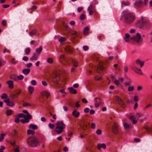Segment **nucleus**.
<instances>
[{
    "label": "nucleus",
    "mask_w": 152,
    "mask_h": 152,
    "mask_svg": "<svg viewBox=\"0 0 152 152\" xmlns=\"http://www.w3.org/2000/svg\"><path fill=\"white\" fill-rule=\"evenodd\" d=\"M27 142L28 145L31 147H37L39 145L37 138L33 136H30L27 138Z\"/></svg>",
    "instance_id": "f257e3e1"
},
{
    "label": "nucleus",
    "mask_w": 152,
    "mask_h": 152,
    "mask_svg": "<svg viewBox=\"0 0 152 152\" xmlns=\"http://www.w3.org/2000/svg\"><path fill=\"white\" fill-rule=\"evenodd\" d=\"M56 126L55 131L58 134H61L66 127V125L61 121H58L56 123Z\"/></svg>",
    "instance_id": "f03ea898"
},
{
    "label": "nucleus",
    "mask_w": 152,
    "mask_h": 152,
    "mask_svg": "<svg viewBox=\"0 0 152 152\" xmlns=\"http://www.w3.org/2000/svg\"><path fill=\"white\" fill-rule=\"evenodd\" d=\"M124 19L126 23L129 24L134 21L135 17L132 13H126L124 15Z\"/></svg>",
    "instance_id": "7ed1b4c3"
},
{
    "label": "nucleus",
    "mask_w": 152,
    "mask_h": 152,
    "mask_svg": "<svg viewBox=\"0 0 152 152\" xmlns=\"http://www.w3.org/2000/svg\"><path fill=\"white\" fill-rule=\"evenodd\" d=\"M132 40L136 42L138 44H141L142 41L140 35L139 33H137L135 35L131 37Z\"/></svg>",
    "instance_id": "20e7f679"
},
{
    "label": "nucleus",
    "mask_w": 152,
    "mask_h": 152,
    "mask_svg": "<svg viewBox=\"0 0 152 152\" xmlns=\"http://www.w3.org/2000/svg\"><path fill=\"white\" fill-rule=\"evenodd\" d=\"M60 80V76L59 73L57 72H55L54 75L52 76V80L53 83H58V82Z\"/></svg>",
    "instance_id": "39448f33"
},
{
    "label": "nucleus",
    "mask_w": 152,
    "mask_h": 152,
    "mask_svg": "<svg viewBox=\"0 0 152 152\" xmlns=\"http://www.w3.org/2000/svg\"><path fill=\"white\" fill-rule=\"evenodd\" d=\"M142 20L141 23V26L142 27H145L149 26L150 25V23L148 20L146 18H144L143 17L141 18Z\"/></svg>",
    "instance_id": "423d86ee"
},
{
    "label": "nucleus",
    "mask_w": 152,
    "mask_h": 152,
    "mask_svg": "<svg viewBox=\"0 0 152 152\" xmlns=\"http://www.w3.org/2000/svg\"><path fill=\"white\" fill-rule=\"evenodd\" d=\"M143 5V3L141 0H137L134 4V7L136 8L141 7Z\"/></svg>",
    "instance_id": "0eeeda50"
},
{
    "label": "nucleus",
    "mask_w": 152,
    "mask_h": 152,
    "mask_svg": "<svg viewBox=\"0 0 152 152\" xmlns=\"http://www.w3.org/2000/svg\"><path fill=\"white\" fill-rule=\"evenodd\" d=\"M116 100L118 102L119 104L121 107H125V103L120 97L117 96H116Z\"/></svg>",
    "instance_id": "6e6552de"
},
{
    "label": "nucleus",
    "mask_w": 152,
    "mask_h": 152,
    "mask_svg": "<svg viewBox=\"0 0 152 152\" xmlns=\"http://www.w3.org/2000/svg\"><path fill=\"white\" fill-rule=\"evenodd\" d=\"M102 64L101 62H98L97 68V72L98 73H101L102 72L103 69Z\"/></svg>",
    "instance_id": "1a4fd4ad"
},
{
    "label": "nucleus",
    "mask_w": 152,
    "mask_h": 152,
    "mask_svg": "<svg viewBox=\"0 0 152 152\" xmlns=\"http://www.w3.org/2000/svg\"><path fill=\"white\" fill-rule=\"evenodd\" d=\"M112 130L113 133L115 134H117L118 133V128L117 125L115 123H114V124L112 126Z\"/></svg>",
    "instance_id": "9d476101"
},
{
    "label": "nucleus",
    "mask_w": 152,
    "mask_h": 152,
    "mask_svg": "<svg viewBox=\"0 0 152 152\" xmlns=\"http://www.w3.org/2000/svg\"><path fill=\"white\" fill-rule=\"evenodd\" d=\"M132 70L136 73L141 75H143V73L141 72L140 69L138 68L137 67L135 66H133L132 67Z\"/></svg>",
    "instance_id": "9b49d317"
},
{
    "label": "nucleus",
    "mask_w": 152,
    "mask_h": 152,
    "mask_svg": "<svg viewBox=\"0 0 152 152\" xmlns=\"http://www.w3.org/2000/svg\"><path fill=\"white\" fill-rule=\"evenodd\" d=\"M102 103L101 99L99 98H96L95 99V105L96 107H98Z\"/></svg>",
    "instance_id": "f8f14e48"
},
{
    "label": "nucleus",
    "mask_w": 152,
    "mask_h": 152,
    "mask_svg": "<svg viewBox=\"0 0 152 152\" xmlns=\"http://www.w3.org/2000/svg\"><path fill=\"white\" fill-rule=\"evenodd\" d=\"M124 41L126 42H129L132 39L130 37V35L128 33L125 34V37L124 38Z\"/></svg>",
    "instance_id": "ddd939ff"
},
{
    "label": "nucleus",
    "mask_w": 152,
    "mask_h": 152,
    "mask_svg": "<svg viewBox=\"0 0 152 152\" xmlns=\"http://www.w3.org/2000/svg\"><path fill=\"white\" fill-rule=\"evenodd\" d=\"M7 83L8 85V87L11 89H13L14 87V82L12 80H9L7 81Z\"/></svg>",
    "instance_id": "4468645a"
},
{
    "label": "nucleus",
    "mask_w": 152,
    "mask_h": 152,
    "mask_svg": "<svg viewBox=\"0 0 152 152\" xmlns=\"http://www.w3.org/2000/svg\"><path fill=\"white\" fill-rule=\"evenodd\" d=\"M97 147L98 149H100L101 148H103L104 149H105L106 148V145L105 143H98L97 144Z\"/></svg>",
    "instance_id": "2eb2a0df"
},
{
    "label": "nucleus",
    "mask_w": 152,
    "mask_h": 152,
    "mask_svg": "<svg viewBox=\"0 0 152 152\" xmlns=\"http://www.w3.org/2000/svg\"><path fill=\"white\" fill-rule=\"evenodd\" d=\"M62 24L63 26L65 28L66 30L67 31H70L72 30V29L69 27L67 24L64 22L62 21Z\"/></svg>",
    "instance_id": "dca6fc26"
},
{
    "label": "nucleus",
    "mask_w": 152,
    "mask_h": 152,
    "mask_svg": "<svg viewBox=\"0 0 152 152\" xmlns=\"http://www.w3.org/2000/svg\"><path fill=\"white\" fill-rule=\"evenodd\" d=\"M38 55L35 53H34V54L33 56H32L31 58H30V60L31 61L36 60L38 58Z\"/></svg>",
    "instance_id": "f3484780"
},
{
    "label": "nucleus",
    "mask_w": 152,
    "mask_h": 152,
    "mask_svg": "<svg viewBox=\"0 0 152 152\" xmlns=\"http://www.w3.org/2000/svg\"><path fill=\"white\" fill-rule=\"evenodd\" d=\"M71 61L73 65V66L75 67H76L78 65V64L77 61L75 59H72L71 60Z\"/></svg>",
    "instance_id": "a211bd4d"
},
{
    "label": "nucleus",
    "mask_w": 152,
    "mask_h": 152,
    "mask_svg": "<svg viewBox=\"0 0 152 152\" xmlns=\"http://www.w3.org/2000/svg\"><path fill=\"white\" fill-rule=\"evenodd\" d=\"M72 114L75 117H78L79 116L80 113L76 110H75L72 112Z\"/></svg>",
    "instance_id": "6ab92c4d"
},
{
    "label": "nucleus",
    "mask_w": 152,
    "mask_h": 152,
    "mask_svg": "<svg viewBox=\"0 0 152 152\" xmlns=\"http://www.w3.org/2000/svg\"><path fill=\"white\" fill-rule=\"evenodd\" d=\"M41 95L42 96L45 95L47 98L50 96V94L49 92L46 91H44L41 92Z\"/></svg>",
    "instance_id": "aec40b11"
},
{
    "label": "nucleus",
    "mask_w": 152,
    "mask_h": 152,
    "mask_svg": "<svg viewBox=\"0 0 152 152\" xmlns=\"http://www.w3.org/2000/svg\"><path fill=\"white\" fill-rule=\"evenodd\" d=\"M68 89L69 91V92L73 94H75L77 93V91L76 90L74 89L72 87H71L70 88H68Z\"/></svg>",
    "instance_id": "412c9836"
},
{
    "label": "nucleus",
    "mask_w": 152,
    "mask_h": 152,
    "mask_svg": "<svg viewBox=\"0 0 152 152\" xmlns=\"http://www.w3.org/2000/svg\"><path fill=\"white\" fill-rule=\"evenodd\" d=\"M28 92L30 94H32L34 91V88L31 86H29L28 88Z\"/></svg>",
    "instance_id": "4be33fe9"
},
{
    "label": "nucleus",
    "mask_w": 152,
    "mask_h": 152,
    "mask_svg": "<svg viewBox=\"0 0 152 152\" xmlns=\"http://www.w3.org/2000/svg\"><path fill=\"white\" fill-rule=\"evenodd\" d=\"M30 72V69L29 68L25 69L22 70L23 73L24 75L28 74Z\"/></svg>",
    "instance_id": "5701e85b"
},
{
    "label": "nucleus",
    "mask_w": 152,
    "mask_h": 152,
    "mask_svg": "<svg viewBox=\"0 0 152 152\" xmlns=\"http://www.w3.org/2000/svg\"><path fill=\"white\" fill-rule=\"evenodd\" d=\"M89 29V27L88 26L86 27L83 31V34L85 35H87L88 32V30Z\"/></svg>",
    "instance_id": "b1692460"
},
{
    "label": "nucleus",
    "mask_w": 152,
    "mask_h": 152,
    "mask_svg": "<svg viewBox=\"0 0 152 152\" xmlns=\"http://www.w3.org/2000/svg\"><path fill=\"white\" fill-rule=\"evenodd\" d=\"M29 127L32 128L33 130H36L38 128V126L37 125L31 124L29 125Z\"/></svg>",
    "instance_id": "393cba45"
},
{
    "label": "nucleus",
    "mask_w": 152,
    "mask_h": 152,
    "mask_svg": "<svg viewBox=\"0 0 152 152\" xmlns=\"http://www.w3.org/2000/svg\"><path fill=\"white\" fill-rule=\"evenodd\" d=\"M124 126L125 130H127L130 128V126L128 123H125L124 124Z\"/></svg>",
    "instance_id": "a878e982"
},
{
    "label": "nucleus",
    "mask_w": 152,
    "mask_h": 152,
    "mask_svg": "<svg viewBox=\"0 0 152 152\" xmlns=\"http://www.w3.org/2000/svg\"><path fill=\"white\" fill-rule=\"evenodd\" d=\"M144 128L148 132H152V128L146 126H144Z\"/></svg>",
    "instance_id": "bb28decb"
},
{
    "label": "nucleus",
    "mask_w": 152,
    "mask_h": 152,
    "mask_svg": "<svg viewBox=\"0 0 152 152\" xmlns=\"http://www.w3.org/2000/svg\"><path fill=\"white\" fill-rule=\"evenodd\" d=\"M37 32V31L35 30L34 29L33 30H32L29 33V35L30 36H32L33 35H34Z\"/></svg>",
    "instance_id": "cd10ccee"
},
{
    "label": "nucleus",
    "mask_w": 152,
    "mask_h": 152,
    "mask_svg": "<svg viewBox=\"0 0 152 152\" xmlns=\"http://www.w3.org/2000/svg\"><path fill=\"white\" fill-rule=\"evenodd\" d=\"M42 50V48L41 46H40L39 48L36 49V52L38 54H39Z\"/></svg>",
    "instance_id": "c85d7f7f"
},
{
    "label": "nucleus",
    "mask_w": 152,
    "mask_h": 152,
    "mask_svg": "<svg viewBox=\"0 0 152 152\" xmlns=\"http://www.w3.org/2000/svg\"><path fill=\"white\" fill-rule=\"evenodd\" d=\"M70 34L72 35H75L77 34V31H75L73 30H72H72L70 31H67Z\"/></svg>",
    "instance_id": "c756f323"
},
{
    "label": "nucleus",
    "mask_w": 152,
    "mask_h": 152,
    "mask_svg": "<svg viewBox=\"0 0 152 152\" xmlns=\"http://www.w3.org/2000/svg\"><path fill=\"white\" fill-rule=\"evenodd\" d=\"M15 105V103L13 101H9L8 103L7 104V105L10 107H13Z\"/></svg>",
    "instance_id": "7c9ffc66"
},
{
    "label": "nucleus",
    "mask_w": 152,
    "mask_h": 152,
    "mask_svg": "<svg viewBox=\"0 0 152 152\" xmlns=\"http://www.w3.org/2000/svg\"><path fill=\"white\" fill-rule=\"evenodd\" d=\"M19 147L18 145H15L14 148V152H19L20 151L19 149Z\"/></svg>",
    "instance_id": "2f4dec72"
},
{
    "label": "nucleus",
    "mask_w": 152,
    "mask_h": 152,
    "mask_svg": "<svg viewBox=\"0 0 152 152\" xmlns=\"http://www.w3.org/2000/svg\"><path fill=\"white\" fill-rule=\"evenodd\" d=\"M12 111L11 110H7L6 113L7 115H10L12 114Z\"/></svg>",
    "instance_id": "473e14b6"
},
{
    "label": "nucleus",
    "mask_w": 152,
    "mask_h": 152,
    "mask_svg": "<svg viewBox=\"0 0 152 152\" xmlns=\"http://www.w3.org/2000/svg\"><path fill=\"white\" fill-rule=\"evenodd\" d=\"M27 134H34V132L32 130L30 129H28L27 131Z\"/></svg>",
    "instance_id": "72a5a7b5"
},
{
    "label": "nucleus",
    "mask_w": 152,
    "mask_h": 152,
    "mask_svg": "<svg viewBox=\"0 0 152 152\" xmlns=\"http://www.w3.org/2000/svg\"><path fill=\"white\" fill-rule=\"evenodd\" d=\"M30 49L29 48H26L24 51L26 54H28L30 52Z\"/></svg>",
    "instance_id": "f704fd0d"
},
{
    "label": "nucleus",
    "mask_w": 152,
    "mask_h": 152,
    "mask_svg": "<svg viewBox=\"0 0 152 152\" xmlns=\"http://www.w3.org/2000/svg\"><path fill=\"white\" fill-rule=\"evenodd\" d=\"M1 98L2 99H6L7 97V95L6 93H3L1 96Z\"/></svg>",
    "instance_id": "c9c22d12"
},
{
    "label": "nucleus",
    "mask_w": 152,
    "mask_h": 152,
    "mask_svg": "<svg viewBox=\"0 0 152 152\" xmlns=\"http://www.w3.org/2000/svg\"><path fill=\"white\" fill-rule=\"evenodd\" d=\"M18 117L20 118H24L26 117V115L23 113H20L18 115Z\"/></svg>",
    "instance_id": "e433bc0d"
},
{
    "label": "nucleus",
    "mask_w": 152,
    "mask_h": 152,
    "mask_svg": "<svg viewBox=\"0 0 152 152\" xmlns=\"http://www.w3.org/2000/svg\"><path fill=\"white\" fill-rule=\"evenodd\" d=\"M129 4V3L128 2H126L123 1L122 2V6H128Z\"/></svg>",
    "instance_id": "4c0bfd02"
},
{
    "label": "nucleus",
    "mask_w": 152,
    "mask_h": 152,
    "mask_svg": "<svg viewBox=\"0 0 152 152\" xmlns=\"http://www.w3.org/2000/svg\"><path fill=\"white\" fill-rule=\"evenodd\" d=\"M94 10V7L92 4H90L87 9V10Z\"/></svg>",
    "instance_id": "58836bf2"
},
{
    "label": "nucleus",
    "mask_w": 152,
    "mask_h": 152,
    "mask_svg": "<svg viewBox=\"0 0 152 152\" xmlns=\"http://www.w3.org/2000/svg\"><path fill=\"white\" fill-rule=\"evenodd\" d=\"M6 134H1L0 136V141H1L4 139V136L6 135Z\"/></svg>",
    "instance_id": "ea45409f"
},
{
    "label": "nucleus",
    "mask_w": 152,
    "mask_h": 152,
    "mask_svg": "<svg viewBox=\"0 0 152 152\" xmlns=\"http://www.w3.org/2000/svg\"><path fill=\"white\" fill-rule=\"evenodd\" d=\"M114 82L115 84L117 86H118L120 84L119 80H115Z\"/></svg>",
    "instance_id": "a19ab883"
},
{
    "label": "nucleus",
    "mask_w": 152,
    "mask_h": 152,
    "mask_svg": "<svg viewBox=\"0 0 152 152\" xmlns=\"http://www.w3.org/2000/svg\"><path fill=\"white\" fill-rule=\"evenodd\" d=\"M65 87L63 86L62 87V89L60 90V92L62 94L64 93V94H66V93L65 92Z\"/></svg>",
    "instance_id": "79ce46f5"
},
{
    "label": "nucleus",
    "mask_w": 152,
    "mask_h": 152,
    "mask_svg": "<svg viewBox=\"0 0 152 152\" xmlns=\"http://www.w3.org/2000/svg\"><path fill=\"white\" fill-rule=\"evenodd\" d=\"M29 121V120L28 119V118H25L24 120L21 121V122L23 123L24 122L27 123Z\"/></svg>",
    "instance_id": "37998d69"
},
{
    "label": "nucleus",
    "mask_w": 152,
    "mask_h": 152,
    "mask_svg": "<svg viewBox=\"0 0 152 152\" xmlns=\"http://www.w3.org/2000/svg\"><path fill=\"white\" fill-rule=\"evenodd\" d=\"M47 62L49 64H52L53 62V60L51 58H49L47 60Z\"/></svg>",
    "instance_id": "c03bdc74"
},
{
    "label": "nucleus",
    "mask_w": 152,
    "mask_h": 152,
    "mask_svg": "<svg viewBox=\"0 0 152 152\" xmlns=\"http://www.w3.org/2000/svg\"><path fill=\"white\" fill-rule=\"evenodd\" d=\"M134 87L133 86H131L128 87V91H132L134 90Z\"/></svg>",
    "instance_id": "a18cd8bd"
},
{
    "label": "nucleus",
    "mask_w": 152,
    "mask_h": 152,
    "mask_svg": "<svg viewBox=\"0 0 152 152\" xmlns=\"http://www.w3.org/2000/svg\"><path fill=\"white\" fill-rule=\"evenodd\" d=\"M31 85L34 86H35L37 84V82L36 81L34 80H31Z\"/></svg>",
    "instance_id": "49530a36"
},
{
    "label": "nucleus",
    "mask_w": 152,
    "mask_h": 152,
    "mask_svg": "<svg viewBox=\"0 0 152 152\" xmlns=\"http://www.w3.org/2000/svg\"><path fill=\"white\" fill-rule=\"evenodd\" d=\"M86 16L84 14H82L80 16V19L81 20H83L85 19Z\"/></svg>",
    "instance_id": "de8ad7c7"
},
{
    "label": "nucleus",
    "mask_w": 152,
    "mask_h": 152,
    "mask_svg": "<svg viewBox=\"0 0 152 152\" xmlns=\"http://www.w3.org/2000/svg\"><path fill=\"white\" fill-rule=\"evenodd\" d=\"M23 105L24 106H31V104L28 102H25L24 103Z\"/></svg>",
    "instance_id": "09e8293b"
},
{
    "label": "nucleus",
    "mask_w": 152,
    "mask_h": 152,
    "mask_svg": "<svg viewBox=\"0 0 152 152\" xmlns=\"http://www.w3.org/2000/svg\"><path fill=\"white\" fill-rule=\"evenodd\" d=\"M66 40V38L64 37H62L61 38L59 39H58V41L60 43L62 42H63L64 41Z\"/></svg>",
    "instance_id": "8fccbe9b"
},
{
    "label": "nucleus",
    "mask_w": 152,
    "mask_h": 152,
    "mask_svg": "<svg viewBox=\"0 0 152 152\" xmlns=\"http://www.w3.org/2000/svg\"><path fill=\"white\" fill-rule=\"evenodd\" d=\"M23 76L22 75H20L18 76L17 78L19 80H22L23 78Z\"/></svg>",
    "instance_id": "3c124183"
},
{
    "label": "nucleus",
    "mask_w": 152,
    "mask_h": 152,
    "mask_svg": "<svg viewBox=\"0 0 152 152\" xmlns=\"http://www.w3.org/2000/svg\"><path fill=\"white\" fill-rule=\"evenodd\" d=\"M11 62L12 64H16L18 62V61H15L14 58H12L11 60Z\"/></svg>",
    "instance_id": "603ef678"
},
{
    "label": "nucleus",
    "mask_w": 152,
    "mask_h": 152,
    "mask_svg": "<svg viewBox=\"0 0 152 152\" xmlns=\"http://www.w3.org/2000/svg\"><path fill=\"white\" fill-rule=\"evenodd\" d=\"M42 84L43 86H47V83L46 81H42Z\"/></svg>",
    "instance_id": "864d4df0"
},
{
    "label": "nucleus",
    "mask_w": 152,
    "mask_h": 152,
    "mask_svg": "<svg viewBox=\"0 0 152 152\" xmlns=\"http://www.w3.org/2000/svg\"><path fill=\"white\" fill-rule=\"evenodd\" d=\"M1 24L4 26H6L7 25L6 21L5 20H3L1 22Z\"/></svg>",
    "instance_id": "5fc2aeb1"
},
{
    "label": "nucleus",
    "mask_w": 152,
    "mask_h": 152,
    "mask_svg": "<svg viewBox=\"0 0 152 152\" xmlns=\"http://www.w3.org/2000/svg\"><path fill=\"white\" fill-rule=\"evenodd\" d=\"M101 77L102 76L100 75H97L95 77V79L96 80H99L101 78Z\"/></svg>",
    "instance_id": "6e6d98bb"
},
{
    "label": "nucleus",
    "mask_w": 152,
    "mask_h": 152,
    "mask_svg": "<svg viewBox=\"0 0 152 152\" xmlns=\"http://www.w3.org/2000/svg\"><path fill=\"white\" fill-rule=\"evenodd\" d=\"M96 134L98 135H100L102 133V131L100 129H98L96 131Z\"/></svg>",
    "instance_id": "4d7b16f0"
},
{
    "label": "nucleus",
    "mask_w": 152,
    "mask_h": 152,
    "mask_svg": "<svg viewBox=\"0 0 152 152\" xmlns=\"http://www.w3.org/2000/svg\"><path fill=\"white\" fill-rule=\"evenodd\" d=\"M91 127L93 129H95L96 127V125L95 123H92L91 125Z\"/></svg>",
    "instance_id": "13d9d810"
},
{
    "label": "nucleus",
    "mask_w": 152,
    "mask_h": 152,
    "mask_svg": "<svg viewBox=\"0 0 152 152\" xmlns=\"http://www.w3.org/2000/svg\"><path fill=\"white\" fill-rule=\"evenodd\" d=\"M37 8V6H33L32 7L29 8V10H36Z\"/></svg>",
    "instance_id": "bf43d9fd"
},
{
    "label": "nucleus",
    "mask_w": 152,
    "mask_h": 152,
    "mask_svg": "<svg viewBox=\"0 0 152 152\" xmlns=\"http://www.w3.org/2000/svg\"><path fill=\"white\" fill-rule=\"evenodd\" d=\"M10 79H12L13 80H16V77L14 75H11L10 76Z\"/></svg>",
    "instance_id": "052dcab7"
},
{
    "label": "nucleus",
    "mask_w": 152,
    "mask_h": 152,
    "mask_svg": "<svg viewBox=\"0 0 152 152\" xmlns=\"http://www.w3.org/2000/svg\"><path fill=\"white\" fill-rule=\"evenodd\" d=\"M142 115V114L141 113H137L136 114V116L137 117L139 118L141 117Z\"/></svg>",
    "instance_id": "680f3d73"
},
{
    "label": "nucleus",
    "mask_w": 152,
    "mask_h": 152,
    "mask_svg": "<svg viewBox=\"0 0 152 152\" xmlns=\"http://www.w3.org/2000/svg\"><path fill=\"white\" fill-rule=\"evenodd\" d=\"M1 148H0V152H3V150L5 149V147L3 145L1 146Z\"/></svg>",
    "instance_id": "e2e57ef3"
},
{
    "label": "nucleus",
    "mask_w": 152,
    "mask_h": 152,
    "mask_svg": "<svg viewBox=\"0 0 152 152\" xmlns=\"http://www.w3.org/2000/svg\"><path fill=\"white\" fill-rule=\"evenodd\" d=\"M90 110V109L88 108H86L84 109V112L85 113H88Z\"/></svg>",
    "instance_id": "0e129e2a"
},
{
    "label": "nucleus",
    "mask_w": 152,
    "mask_h": 152,
    "mask_svg": "<svg viewBox=\"0 0 152 152\" xmlns=\"http://www.w3.org/2000/svg\"><path fill=\"white\" fill-rule=\"evenodd\" d=\"M49 126L50 128L51 129H53L54 127V125L52 124H49L48 125Z\"/></svg>",
    "instance_id": "69168bd1"
},
{
    "label": "nucleus",
    "mask_w": 152,
    "mask_h": 152,
    "mask_svg": "<svg viewBox=\"0 0 152 152\" xmlns=\"http://www.w3.org/2000/svg\"><path fill=\"white\" fill-rule=\"evenodd\" d=\"M28 58L26 56H24L22 58V60L24 61H27L28 60Z\"/></svg>",
    "instance_id": "338daca9"
},
{
    "label": "nucleus",
    "mask_w": 152,
    "mask_h": 152,
    "mask_svg": "<svg viewBox=\"0 0 152 152\" xmlns=\"http://www.w3.org/2000/svg\"><path fill=\"white\" fill-rule=\"evenodd\" d=\"M83 8L82 7H78L77 8V10L79 12H80L81 11L83 10Z\"/></svg>",
    "instance_id": "774afa93"
}]
</instances>
